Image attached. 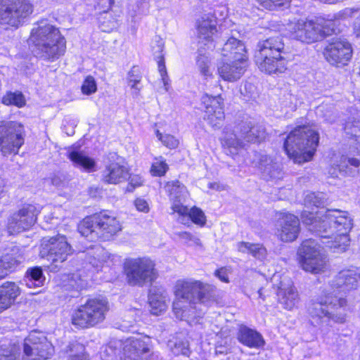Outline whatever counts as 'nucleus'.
I'll return each mask as SVG.
<instances>
[{
	"label": "nucleus",
	"instance_id": "9d476101",
	"mask_svg": "<svg viewBox=\"0 0 360 360\" xmlns=\"http://www.w3.org/2000/svg\"><path fill=\"white\" fill-rule=\"evenodd\" d=\"M108 310V302L104 299H91L81 305L72 315V323L79 328L94 326L103 321Z\"/></svg>",
	"mask_w": 360,
	"mask_h": 360
},
{
	"label": "nucleus",
	"instance_id": "cd10ccee",
	"mask_svg": "<svg viewBox=\"0 0 360 360\" xmlns=\"http://www.w3.org/2000/svg\"><path fill=\"white\" fill-rule=\"evenodd\" d=\"M360 273L356 269L341 271L331 282L333 288L340 292H346L357 287Z\"/></svg>",
	"mask_w": 360,
	"mask_h": 360
},
{
	"label": "nucleus",
	"instance_id": "37998d69",
	"mask_svg": "<svg viewBox=\"0 0 360 360\" xmlns=\"http://www.w3.org/2000/svg\"><path fill=\"white\" fill-rule=\"evenodd\" d=\"M345 130L347 135L354 137L352 144L360 146V121L347 122L345 124Z\"/></svg>",
	"mask_w": 360,
	"mask_h": 360
},
{
	"label": "nucleus",
	"instance_id": "4c0bfd02",
	"mask_svg": "<svg viewBox=\"0 0 360 360\" xmlns=\"http://www.w3.org/2000/svg\"><path fill=\"white\" fill-rule=\"evenodd\" d=\"M181 217L179 221L186 224L185 219L188 221L191 219L194 224L200 226H204L206 224V216L203 211L196 207H193L191 209L187 207V211L184 214H179Z\"/></svg>",
	"mask_w": 360,
	"mask_h": 360
},
{
	"label": "nucleus",
	"instance_id": "c85d7f7f",
	"mask_svg": "<svg viewBox=\"0 0 360 360\" xmlns=\"http://www.w3.org/2000/svg\"><path fill=\"white\" fill-rule=\"evenodd\" d=\"M221 55L227 60L247 62V51L244 44L234 37L229 38L221 50Z\"/></svg>",
	"mask_w": 360,
	"mask_h": 360
},
{
	"label": "nucleus",
	"instance_id": "f03ea898",
	"mask_svg": "<svg viewBox=\"0 0 360 360\" xmlns=\"http://www.w3.org/2000/svg\"><path fill=\"white\" fill-rule=\"evenodd\" d=\"M214 287L193 279L179 280L175 285L176 300L173 311L176 318L188 320L198 316L196 304L207 302L212 297Z\"/></svg>",
	"mask_w": 360,
	"mask_h": 360
},
{
	"label": "nucleus",
	"instance_id": "aec40b11",
	"mask_svg": "<svg viewBox=\"0 0 360 360\" xmlns=\"http://www.w3.org/2000/svg\"><path fill=\"white\" fill-rule=\"evenodd\" d=\"M252 163L259 171L262 178L266 181H276L283 176L281 165L270 155L257 153Z\"/></svg>",
	"mask_w": 360,
	"mask_h": 360
},
{
	"label": "nucleus",
	"instance_id": "ea45409f",
	"mask_svg": "<svg viewBox=\"0 0 360 360\" xmlns=\"http://www.w3.org/2000/svg\"><path fill=\"white\" fill-rule=\"evenodd\" d=\"M304 205L307 207H323L328 205L327 195L322 192L310 193L304 198Z\"/></svg>",
	"mask_w": 360,
	"mask_h": 360
},
{
	"label": "nucleus",
	"instance_id": "6e6552de",
	"mask_svg": "<svg viewBox=\"0 0 360 360\" xmlns=\"http://www.w3.org/2000/svg\"><path fill=\"white\" fill-rule=\"evenodd\" d=\"M222 145L229 149L238 150L245 146V143L259 142L264 139L266 131L263 126L251 120H243L233 129H225Z\"/></svg>",
	"mask_w": 360,
	"mask_h": 360
},
{
	"label": "nucleus",
	"instance_id": "9b49d317",
	"mask_svg": "<svg viewBox=\"0 0 360 360\" xmlns=\"http://www.w3.org/2000/svg\"><path fill=\"white\" fill-rule=\"evenodd\" d=\"M297 254L301 267L307 272L320 274L326 268L327 260L321 246L312 238L304 240Z\"/></svg>",
	"mask_w": 360,
	"mask_h": 360
},
{
	"label": "nucleus",
	"instance_id": "423d86ee",
	"mask_svg": "<svg viewBox=\"0 0 360 360\" xmlns=\"http://www.w3.org/2000/svg\"><path fill=\"white\" fill-rule=\"evenodd\" d=\"M255 54V63L259 69L265 73H281L287 69V60L281 56L285 53V44L280 35L260 41Z\"/></svg>",
	"mask_w": 360,
	"mask_h": 360
},
{
	"label": "nucleus",
	"instance_id": "20e7f679",
	"mask_svg": "<svg viewBox=\"0 0 360 360\" xmlns=\"http://www.w3.org/2000/svg\"><path fill=\"white\" fill-rule=\"evenodd\" d=\"M30 40L35 46L36 55L44 60L54 61L65 52V39L58 28L46 22L32 29Z\"/></svg>",
	"mask_w": 360,
	"mask_h": 360
},
{
	"label": "nucleus",
	"instance_id": "603ef678",
	"mask_svg": "<svg viewBox=\"0 0 360 360\" xmlns=\"http://www.w3.org/2000/svg\"><path fill=\"white\" fill-rule=\"evenodd\" d=\"M97 90L96 82L95 79L91 76H87L82 86V91L85 95H91L95 93Z\"/></svg>",
	"mask_w": 360,
	"mask_h": 360
},
{
	"label": "nucleus",
	"instance_id": "f8f14e48",
	"mask_svg": "<svg viewBox=\"0 0 360 360\" xmlns=\"http://www.w3.org/2000/svg\"><path fill=\"white\" fill-rule=\"evenodd\" d=\"M127 283L132 286L142 287L152 283L158 278L154 262L148 258L127 259L124 263Z\"/></svg>",
	"mask_w": 360,
	"mask_h": 360
},
{
	"label": "nucleus",
	"instance_id": "473e14b6",
	"mask_svg": "<svg viewBox=\"0 0 360 360\" xmlns=\"http://www.w3.org/2000/svg\"><path fill=\"white\" fill-rule=\"evenodd\" d=\"M340 169H357L360 167V146L353 145L347 155H342L340 161Z\"/></svg>",
	"mask_w": 360,
	"mask_h": 360
},
{
	"label": "nucleus",
	"instance_id": "f704fd0d",
	"mask_svg": "<svg viewBox=\"0 0 360 360\" xmlns=\"http://www.w3.org/2000/svg\"><path fill=\"white\" fill-rule=\"evenodd\" d=\"M68 157L75 167L82 168L88 172L95 170L96 162L94 160L81 152L71 150L68 152Z\"/></svg>",
	"mask_w": 360,
	"mask_h": 360
},
{
	"label": "nucleus",
	"instance_id": "412c9836",
	"mask_svg": "<svg viewBox=\"0 0 360 360\" xmlns=\"http://www.w3.org/2000/svg\"><path fill=\"white\" fill-rule=\"evenodd\" d=\"M205 105L203 118L214 129H219L224 122L225 115L223 110V99L221 96H211L207 94L202 98Z\"/></svg>",
	"mask_w": 360,
	"mask_h": 360
},
{
	"label": "nucleus",
	"instance_id": "a878e982",
	"mask_svg": "<svg viewBox=\"0 0 360 360\" xmlns=\"http://www.w3.org/2000/svg\"><path fill=\"white\" fill-rule=\"evenodd\" d=\"M165 188L172 202L173 212L178 214L186 213L187 207L183 205L188 195L186 186L179 181H172L166 184Z\"/></svg>",
	"mask_w": 360,
	"mask_h": 360
},
{
	"label": "nucleus",
	"instance_id": "e2e57ef3",
	"mask_svg": "<svg viewBox=\"0 0 360 360\" xmlns=\"http://www.w3.org/2000/svg\"><path fill=\"white\" fill-rule=\"evenodd\" d=\"M358 8H347L342 11L340 13V16L342 18H348L353 17L355 13H358Z\"/></svg>",
	"mask_w": 360,
	"mask_h": 360
},
{
	"label": "nucleus",
	"instance_id": "c9c22d12",
	"mask_svg": "<svg viewBox=\"0 0 360 360\" xmlns=\"http://www.w3.org/2000/svg\"><path fill=\"white\" fill-rule=\"evenodd\" d=\"M168 347L175 356H188L191 354L189 342L186 337L176 336L168 342Z\"/></svg>",
	"mask_w": 360,
	"mask_h": 360
},
{
	"label": "nucleus",
	"instance_id": "8fccbe9b",
	"mask_svg": "<svg viewBox=\"0 0 360 360\" xmlns=\"http://www.w3.org/2000/svg\"><path fill=\"white\" fill-rule=\"evenodd\" d=\"M333 108L330 105H319L316 109V114L322 117L326 121L333 122L335 120Z\"/></svg>",
	"mask_w": 360,
	"mask_h": 360
},
{
	"label": "nucleus",
	"instance_id": "a211bd4d",
	"mask_svg": "<svg viewBox=\"0 0 360 360\" xmlns=\"http://www.w3.org/2000/svg\"><path fill=\"white\" fill-rule=\"evenodd\" d=\"M39 210L33 205H26L14 212L8 219L7 229L10 234H15L29 229L36 221Z\"/></svg>",
	"mask_w": 360,
	"mask_h": 360
},
{
	"label": "nucleus",
	"instance_id": "338daca9",
	"mask_svg": "<svg viewBox=\"0 0 360 360\" xmlns=\"http://www.w3.org/2000/svg\"><path fill=\"white\" fill-rule=\"evenodd\" d=\"M209 187L213 189H219V185L217 183H210Z\"/></svg>",
	"mask_w": 360,
	"mask_h": 360
},
{
	"label": "nucleus",
	"instance_id": "1a4fd4ad",
	"mask_svg": "<svg viewBox=\"0 0 360 360\" xmlns=\"http://www.w3.org/2000/svg\"><path fill=\"white\" fill-rule=\"evenodd\" d=\"M288 31L292 39L310 44L334 32L333 22L324 19H300L289 24Z\"/></svg>",
	"mask_w": 360,
	"mask_h": 360
},
{
	"label": "nucleus",
	"instance_id": "a19ab883",
	"mask_svg": "<svg viewBox=\"0 0 360 360\" xmlns=\"http://www.w3.org/2000/svg\"><path fill=\"white\" fill-rule=\"evenodd\" d=\"M27 285L39 286L43 285L45 280L42 270L40 267H33L27 269L26 272Z\"/></svg>",
	"mask_w": 360,
	"mask_h": 360
},
{
	"label": "nucleus",
	"instance_id": "4468645a",
	"mask_svg": "<svg viewBox=\"0 0 360 360\" xmlns=\"http://www.w3.org/2000/svg\"><path fill=\"white\" fill-rule=\"evenodd\" d=\"M32 12L28 0H0V24L18 27Z\"/></svg>",
	"mask_w": 360,
	"mask_h": 360
},
{
	"label": "nucleus",
	"instance_id": "49530a36",
	"mask_svg": "<svg viewBox=\"0 0 360 360\" xmlns=\"http://www.w3.org/2000/svg\"><path fill=\"white\" fill-rule=\"evenodd\" d=\"M196 66L204 77L211 75L210 72V60L205 53H199L196 57Z\"/></svg>",
	"mask_w": 360,
	"mask_h": 360
},
{
	"label": "nucleus",
	"instance_id": "72a5a7b5",
	"mask_svg": "<svg viewBox=\"0 0 360 360\" xmlns=\"http://www.w3.org/2000/svg\"><path fill=\"white\" fill-rule=\"evenodd\" d=\"M237 249L243 253L250 254L259 260H264L267 256V250L263 245L259 243H251L249 242H239L237 244Z\"/></svg>",
	"mask_w": 360,
	"mask_h": 360
},
{
	"label": "nucleus",
	"instance_id": "c03bdc74",
	"mask_svg": "<svg viewBox=\"0 0 360 360\" xmlns=\"http://www.w3.org/2000/svg\"><path fill=\"white\" fill-rule=\"evenodd\" d=\"M2 103L5 105H13L19 108L25 104L23 95L20 92H8L2 98Z\"/></svg>",
	"mask_w": 360,
	"mask_h": 360
},
{
	"label": "nucleus",
	"instance_id": "5fc2aeb1",
	"mask_svg": "<svg viewBox=\"0 0 360 360\" xmlns=\"http://www.w3.org/2000/svg\"><path fill=\"white\" fill-rule=\"evenodd\" d=\"M168 169V165L163 160H158L151 167V172L154 176H163Z\"/></svg>",
	"mask_w": 360,
	"mask_h": 360
},
{
	"label": "nucleus",
	"instance_id": "c756f323",
	"mask_svg": "<svg viewBox=\"0 0 360 360\" xmlns=\"http://www.w3.org/2000/svg\"><path fill=\"white\" fill-rule=\"evenodd\" d=\"M238 341L250 348H259L264 345V341L260 333L245 326H240L238 333Z\"/></svg>",
	"mask_w": 360,
	"mask_h": 360
},
{
	"label": "nucleus",
	"instance_id": "4d7b16f0",
	"mask_svg": "<svg viewBox=\"0 0 360 360\" xmlns=\"http://www.w3.org/2000/svg\"><path fill=\"white\" fill-rule=\"evenodd\" d=\"M113 4L114 0H98L95 8L100 12L105 13L111 8Z\"/></svg>",
	"mask_w": 360,
	"mask_h": 360
},
{
	"label": "nucleus",
	"instance_id": "39448f33",
	"mask_svg": "<svg viewBox=\"0 0 360 360\" xmlns=\"http://www.w3.org/2000/svg\"><path fill=\"white\" fill-rule=\"evenodd\" d=\"M319 134L309 126H299L285 139L284 148L295 163L302 164L311 160L319 143Z\"/></svg>",
	"mask_w": 360,
	"mask_h": 360
},
{
	"label": "nucleus",
	"instance_id": "f3484780",
	"mask_svg": "<svg viewBox=\"0 0 360 360\" xmlns=\"http://www.w3.org/2000/svg\"><path fill=\"white\" fill-rule=\"evenodd\" d=\"M54 352L52 344L41 333L33 331L25 340L22 360H46Z\"/></svg>",
	"mask_w": 360,
	"mask_h": 360
},
{
	"label": "nucleus",
	"instance_id": "bf43d9fd",
	"mask_svg": "<svg viewBox=\"0 0 360 360\" xmlns=\"http://www.w3.org/2000/svg\"><path fill=\"white\" fill-rule=\"evenodd\" d=\"M70 285L76 288L77 290L82 288L83 287V281L79 278V276L77 274H72L68 278Z\"/></svg>",
	"mask_w": 360,
	"mask_h": 360
},
{
	"label": "nucleus",
	"instance_id": "0eeeda50",
	"mask_svg": "<svg viewBox=\"0 0 360 360\" xmlns=\"http://www.w3.org/2000/svg\"><path fill=\"white\" fill-rule=\"evenodd\" d=\"M121 230L120 221L105 212L88 216L78 226L81 235L90 241L108 240Z\"/></svg>",
	"mask_w": 360,
	"mask_h": 360
},
{
	"label": "nucleus",
	"instance_id": "3c124183",
	"mask_svg": "<svg viewBox=\"0 0 360 360\" xmlns=\"http://www.w3.org/2000/svg\"><path fill=\"white\" fill-rule=\"evenodd\" d=\"M51 181L56 188L63 189L68 186L70 179L65 174L58 173L51 178Z\"/></svg>",
	"mask_w": 360,
	"mask_h": 360
},
{
	"label": "nucleus",
	"instance_id": "58836bf2",
	"mask_svg": "<svg viewBox=\"0 0 360 360\" xmlns=\"http://www.w3.org/2000/svg\"><path fill=\"white\" fill-rule=\"evenodd\" d=\"M20 347L10 342H0V360H20Z\"/></svg>",
	"mask_w": 360,
	"mask_h": 360
},
{
	"label": "nucleus",
	"instance_id": "864d4df0",
	"mask_svg": "<svg viewBox=\"0 0 360 360\" xmlns=\"http://www.w3.org/2000/svg\"><path fill=\"white\" fill-rule=\"evenodd\" d=\"M157 136L163 145L169 148H175L179 145V141L170 134L162 135L159 131H157Z\"/></svg>",
	"mask_w": 360,
	"mask_h": 360
},
{
	"label": "nucleus",
	"instance_id": "5701e85b",
	"mask_svg": "<svg viewBox=\"0 0 360 360\" xmlns=\"http://www.w3.org/2000/svg\"><path fill=\"white\" fill-rule=\"evenodd\" d=\"M197 36L199 44H204L207 49H212L213 44V35L217 32L216 18L210 15H202L196 22Z\"/></svg>",
	"mask_w": 360,
	"mask_h": 360
},
{
	"label": "nucleus",
	"instance_id": "393cba45",
	"mask_svg": "<svg viewBox=\"0 0 360 360\" xmlns=\"http://www.w3.org/2000/svg\"><path fill=\"white\" fill-rule=\"evenodd\" d=\"M129 177L128 169L117 160L110 161L105 165L101 172V181L105 184H117Z\"/></svg>",
	"mask_w": 360,
	"mask_h": 360
},
{
	"label": "nucleus",
	"instance_id": "e433bc0d",
	"mask_svg": "<svg viewBox=\"0 0 360 360\" xmlns=\"http://www.w3.org/2000/svg\"><path fill=\"white\" fill-rule=\"evenodd\" d=\"M20 288L14 282H6L0 286V295L9 308L20 295Z\"/></svg>",
	"mask_w": 360,
	"mask_h": 360
},
{
	"label": "nucleus",
	"instance_id": "2f4dec72",
	"mask_svg": "<svg viewBox=\"0 0 360 360\" xmlns=\"http://www.w3.org/2000/svg\"><path fill=\"white\" fill-rule=\"evenodd\" d=\"M23 260V257L17 248H13L9 252L3 255L0 259V266L8 275L15 271Z\"/></svg>",
	"mask_w": 360,
	"mask_h": 360
},
{
	"label": "nucleus",
	"instance_id": "0e129e2a",
	"mask_svg": "<svg viewBox=\"0 0 360 360\" xmlns=\"http://www.w3.org/2000/svg\"><path fill=\"white\" fill-rule=\"evenodd\" d=\"M286 97V99L289 100V103L284 101V105L294 110L296 107V103L294 102L296 101L295 96L291 94H288Z\"/></svg>",
	"mask_w": 360,
	"mask_h": 360
},
{
	"label": "nucleus",
	"instance_id": "09e8293b",
	"mask_svg": "<svg viewBox=\"0 0 360 360\" xmlns=\"http://www.w3.org/2000/svg\"><path fill=\"white\" fill-rule=\"evenodd\" d=\"M261 6L268 10L288 5L291 0H256Z\"/></svg>",
	"mask_w": 360,
	"mask_h": 360
},
{
	"label": "nucleus",
	"instance_id": "6ab92c4d",
	"mask_svg": "<svg viewBox=\"0 0 360 360\" xmlns=\"http://www.w3.org/2000/svg\"><path fill=\"white\" fill-rule=\"evenodd\" d=\"M323 56L333 65H345L352 58V46L347 40L335 39L325 47Z\"/></svg>",
	"mask_w": 360,
	"mask_h": 360
},
{
	"label": "nucleus",
	"instance_id": "ddd939ff",
	"mask_svg": "<svg viewBox=\"0 0 360 360\" xmlns=\"http://www.w3.org/2000/svg\"><path fill=\"white\" fill-rule=\"evenodd\" d=\"M24 143L23 126L13 121H0V152L15 155Z\"/></svg>",
	"mask_w": 360,
	"mask_h": 360
},
{
	"label": "nucleus",
	"instance_id": "4be33fe9",
	"mask_svg": "<svg viewBox=\"0 0 360 360\" xmlns=\"http://www.w3.org/2000/svg\"><path fill=\"white\" fill-rule=\"evenodd\" d=\"M300 231V219L292 214L282 213L277 221V236L283 242H292Z\"/></svg>",
	"mask_w": 360,
	"mask_h": 360
},
{
	"label": "nucleus",
	"instance_id": "680f3d73",
	"mask_svg": "<svg viewBox=\"0 0 360 360\" xmlns=\"http://www.w3.org/2000/svg\"><path fill=\"white\" fill-rule=\"evenodd\" d=\"M141 185V181L140 177H139L138 176L130 177V182L127 188V191L131 192L136 187L139 186Z\"/></svg>",
	"mask_w": 360,
	"mask_h": 360
},
{
	"label": "nucleus",
	"instance_id": "052dcab7",
	"mask_svg": "<svg viewBox=\"0 0 360 360\" xmlns=\"http://www.w3.org/2000/svg\"><path fill=\"white\" fill-rule=\"evenodd\" d=\"M214 275L221 281L224 283H229V276L227 274V270L226 268L222 267L219 269H217L214 272Z\"/></svg>",
	"mask_w": 360,
	"mask_h": 360
},
{
	"label": "nucleus",
	"instance_id": "13d9d810",
	"mask_svg": "<svg viewBox=\"0 0 360 360\" xmlns=\"http://www.w3.org/2000/svg\"><path fill=\"white\" fill-rule=\"evenodd\" d=\"M134 205L137 210L148 213L150 210V207L147 201L143 198H137L134 201Z\"/></svg>",
	"mask_w": 360,
	"mask_h": 360
},
{
	"label": "nucleus",
	"instance_id": "69168bd1",
	"mask_svg": "<svg viewBox=\"0 0 360 360\" xmlns=\"http://www.w3.org/2000/svg\"><path fill=\"white\" fill-rule=\"evenodd\" d=\"M8 307H7L6 302L3 300L2 297L0 295V312L7 309Z\"/></svg>",
	"mask_w": 360,
	"mask_h": 360
},
{
	"label": "nucleus",
	"instance_id": "f257e3e1",
	"mask_svg": "<svg viewBox=\"0 0 360 360\" xmlns=\"http://www.w3.org/2000/svg\"><path fill=\"white\" fill-rule=\"evenodd\" d=\"M302 219L309 231L322 238L331 239L325 243L326 246L344 252L349 245L348 233L353 224L347 212L327 210L325 213L317 212L314 215L305 211L302 214Z\"/></svg>",
	"mask_w": 360,
	"mask_h": 360
},
{
	"label": "nucleus",
	"instance_id": "6e6d98bb",
	"mask_svg": "<svg viewBox=\"0 0 360 360\" xmlns=\"http://www.w3.org/2000/svg\"><path fill=\"white\" fill-rule=\"evenodd\" d=\"M158 58V70H159L160 75L161 76L162 82L165 86V89L167 90V86L169 84V79L167 70H166L164 56L162 55H161Z\"/></svg>",
	"mask_w": 360,
	"mask_h": 360
},
{
	"label": "nucleus",
	"instance_id": "79ce46f5",
	"mask_svg": "<svg viewBox=\"0 0 360 360\" xmlns=\"http://www.w3.org/2000/svg\"><path fill=\"white\" fill-rule=\"evenodd\" d=\"M68 352H70L69 360H89L88 354L85 352L84 346L79 342L70 343Z\"/></svg>",
	"mask_w": 360,
	"mask_h": 360
},
{
	"label": "nucleus",
	"instance_id": "dca6fc26",
	"mask_svg": "<svg viewBox=\"0 0 360 360\" xmlns=\"http://www.w3.org/2000/svg\"><path fill=\"white\" fill-rule=\"evenodd\" d=\"M346 304V300L336 296H327L317 301H311L308 306V312L311 316V323L315 325L327 322L333 319L334 309Z\"/></svg>",
	"mask_w": 360,
	"mask_h": 360
},
{
	"label": "nucleus",
	"instance_id": "b1692460",
	"mask_svg": "<svg viewBox=\"0 0 360 360\" xmlns=\"http://www.w3.org/2000/svg\"><path fill=\"white\" fill-rule=\"evenodd\" d=\"M277 296L280 304L286 309H292L298 302V292L288 276L281 277L278 284Z\"/></svg>",
	"mask_w": 360,
	"mask_h": 360
},
{
	"label": "nucleus",
	"instance_id": "bb28decb",
	"mask_svg": "<svg viewBox=\"0 0 360 360\" xmlns=\"http://www.w3.org/2000/svg\"><path fill=\"white\" fill-rule=\"evenodd\" d=\"M228 62H219L217 65L219 75L225 81L234 82L244 74L247 62L237 60H228Z\"/></svg>",
	"mask_w": 360,
	"mask_h": 360
},
{
	"label": "nucleus",
	"instance_id": "2eb2a0df",
	"mask_svg": "<svg viewBox=\"0 0 360 360\" xmlns=\"http://www.w3.org/2000/svg\"><path fill=\"white\" fill-rule=\"evenodd\" d=\"M72 253L71 245L68 243L66 237L57 235L49 238H44L41 243L40 255L58 266V264L64 262Z\"/></svg>",
	"mask_w": 360,
	"mask_h": 360
},
{
	"label": "nucleus",
	"instance_id": "7ed1b4c3",
	"mask_svg": "<svg viewBox=\"0 0 360 360\" xmlns=\"http://www.w3.org/2000/svg\"><path fill=\"white\" fill-rule=\"evenodd\" d=\"M153 345L148 337L112 340L101 353L103 360H153Z\"/></svg>",
	"mask_w": 360,
	"mask_h": 360
},
{
	"label": "nucleus",
	"instance_id": "a18cd8bd",
	"mask_svg": "<svg viewBox=\"0 0 360 360\" xmlns=\"http://www.w3.org/2000/svg\"><path fill=\"white\" fill-rule=\"evenodd\" d=\"M142 79V75L140 73L139 70L133 67L132 69L128 72V85L131 87V89H134V93L136 95H138L141 87L139 86V84L141 82Z\"/></svg>",
	"mask_w": 360,
	"mask_h": 360
},
{
	"label": "nucleus",
	"instance_id": "de8ad7c7",
	"mask_svg": "<svg viewBox=\"0 0 360 360\" xmlns=\"http://www.w3.org/2000/svg\"><path fill=\"white\" fill-rule=\"evenodd\" d=\"M177 236H179V238L180 239L183 240L184 241V243L186 245H188V246H193V245L199 246V247L202 246L200 239L198 236L192 234L190 232H187V231L179 232V233H177Z\"/></svg>",
	"mask_w": 360,
	"mask_h": 360
},
{
	"label": "nucleus",
	"instance_id": "7c9ffc66",
	"mask_svg": "<svg viewBox=\"0 0 360 360\" xmlns=\"http://www.w3.org/2000/svg\"><path fill=\"white\" fill-rule=\"evenodd\" d=\"M167 292L158 287H153L149 292L148 302L153 314L158 315L167 309Z\"/></svg>",
	"mask_w": 360,
	"mask_h": 360
},
{
	"label": "nucleus",
	"instance_id": "774afa93",
	"mask_svg": "<svg viewBox=\"0 0 360 360\" xmlns=\"http://www.w3.org/2000/svg\"><path fill=\"white\" fill-rule=\"evenodd\" d=\"M7 276L6 271L3 270L2 267L0 266V280L5 278Z\"/></svg>",
	"mask_w": 360,
	"mask_h": 360
}]
</instances>
